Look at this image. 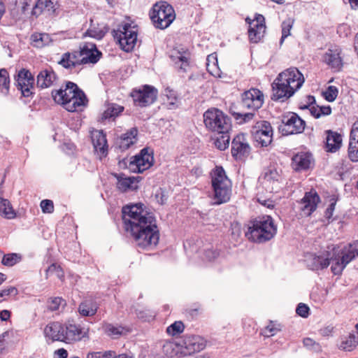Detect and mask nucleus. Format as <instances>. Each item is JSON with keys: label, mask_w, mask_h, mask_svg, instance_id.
Masks as SVG:
<instances>
[{"label": "nucleus", "mask_w": 358, "mask_h": 358, "mask_svg": "<svg viewBox=\"0 0 358 358\" xmlns=\"http://www.w3.org/2000/svg\"><path fill=\"white\" fill-rule=\"evenodd\" d=\"M122 213L125 229L131 232L139 248H152L158 244L159 232L156 219L152 213L145 210L143 203L124 206Z\"/></svg>", "instance_id": "obj_1"}, {"label": "nucleus", "mask_w": 358, "mask_h": 358, "mask_svg": "<svg viewBox=\"0 0 358 358\" xmlns=\"http://www.w3.org/2000/svg\"><path fill=\"white\" fill-rule=\"evenodd\" d=\"M305 81L303 75L296 67L288 68L280 73L271 84V99L285 102L293 96Z\"/></svg>", "instance_id": "obj_2"}, {"label": "nucleus", "mask_w": 358, "mask_h": 358, "mask_svg": "<svg viewBox=\"0 0 358 358\" xmlns=\"http://www.w3.org/2000/svg\"><path fill=\"white\" fill-rule=\"evenodd\" d=\"M214 193V204L220 205L229 201L231 194V181L222 166H216L211 174Z\"/></svg>", "instance_id": "obj_3"}, {"label": "nucleus", "mask_w": 358, "mask_h": 358, "mask_svg": "<svg viewBox=\"0 0 358 358\" xmlns=\"http://www.w3.org/2000/svg\"><path fill=\"white\" fill-rule=\"evenodd\" d=\"M203 122L206 127L213 132L229 133L232 128L231 118L216 108H210L203 113Z\"/></svg>", "instance_id": "obj_4"}, {"label": "nucleus", "mask_w": 358, "mask_h": 358, "mask_svg": "<svg viewBox=\"0 0 358 358\" xmlns=\"http://www.w3.org/2000/svg\"><path fill=\"white\" fill-rule=\"evenodd\" d=\"M268 215L258 216L251 219L245 232V237L251 242L264 243L268 241Z\"/></svg>", "instance_id": "obj_5"}, {"label": "nucleus", "mask_w": 358, "mask_h": 358, "mask_svg": "<svg viewBox=\"0 0 358 358\" xmlns=\"http://www.w3.org/2000/svg\"><path fill=\"white\" fill-rule=\"evenodd\" d=\"M112 34L121 49L129 52L133 50L137 42L138 26L126 22L120 25L117 30L113 29Z\"/></svg>", "instance_id": "obj_6"}, {"label": "nucleus", "mask_w": 358, "mask_h": 358, "mask_svg": "<svg viewBox=\"0 0 358 358\" xmlns=\"http://www.w3.org/2000/svg\"><path fill=\"white\" fill-rule=\"evenodd\" d=\"M150 18L156 28L164 29L173 22L176 14L171 5L166 2L157 3L153 6Z\"/></svg>", "instance_id": "obj_7"}, {"label": "nucleus", "mask_w": 358, "mask_h": 358, "mask_svg": "<svg viewBox=\"0 0 358 358\" xmlns=\"http://www.w3.org/2000/svg\"><path fill=\"white\" fill-rule=\"evenodd\" d=\"M278 131L282 136L299 134L303 132L306 123L294 112L284 113L280 117Z\"/></svg>", "instance_id": "obj_8"}, {"label": "nucleus", "mask_w": 358, "mask_h": 358, "mask_svg": "<svg viewBox=\"0 0 358 358\" xmlns=\"http://www.w3.org/2000/svg\"><path fill=\"white\" fill-rule=\"evenodd\" d=\"M153 162V151L150 148L145 147L130 159L129 169L131 172L141 173L152 166Z\"/></svg>", "instance_id": "obj_9"}, {"label": "nucleus", "mask_w": 358, "mask_h": 358, "mask_svg": "<svg viewBox=\"0 0 358 358\" xmlns=\"http://www.w3.org/2000/svg\"><path fill=\"white\" fill-rule=\"evenodd\" d=\"M358 257V241L349 244L341 251V257L338 259L332 258L335 261L331 265V271L334 275H340L348 264Z\"/></svg>", "instance_id": "obj_10"}, {"label": "nucleus", "mask_w": 358, "mask_h": 358, "mask_svg": "<svg viewBox=\"0 0 358 358\" xmlns=\"http://www.w3.org/2000/svg\"><path fill=\"white\" fill-rule=\"evenodd\" d=\"M157 90L151 85H144L141 88L134 89L131 92L134 104L140 107H146L152 104L157 98Z\"/></svg>", "instance_id": "obj_11"}, {"label": "nucleus", "mask_w": 358, "mask_h": 358, "mask_svg": "<svg viewBox=\"0 0 358 358\" xmlns=\"http://www.w3.org/2000/svg\"><path fill=\"white\" fill-rule=\"evenodd\" d=\"M245 22L248 24V32L250 41L259 42L264 37L266 29L264 17L262 15L256 14L253 20L247 17Z\"/></svg>", "instance_id": "obj_12"}, {"label": "nucleus", "mask_w": 358, "mask_h": 358, "mask_svg": "<svg viewBox=\"0 0 358 358\" xmlns=\"http://www.w3.org/2000/svg\"><path fill=\"white\" fill-rule=\"evenodd\" d=\"M263 97V93L259 90L251 88L241 94V106L254 113L262 106Z\"/></svg>", "instance_id": "obj_13"}, {"label": "nucleus", "mask_w": 358, "mask_h": 358, "mask_svg": "<svg viewBox=\"0 0 358 358\" xmlns=\"http://www.w3.org/2000/svg\"><path fill=\"white\" fill-rule=\"evenodd\" d=\"M176 345L180 347L181 353L185 356L199 352L205 348V344L201 338L194 335L185 336L180 338L176 342Z\"/></svg>", "instance_id": "obj_14"}, {"label": "nucleus", "mask_w": 358, "mask_h": 358, "mask_svg": "<svg viewBox=\"0 0 358 358\" xmlns=\"http://www.w3.org/2000/svg\"><path fill=\"white\" fill-rule=\"evenodd\" d=\"M67 87L71 90L73 89L72 87H74V90H76V92H74L73 96H71L73 99L64 106L66 110L69 112H75L78 108L87 106L88 103L87 96L76 83L67 81Z\"/></svg>", "instance_id": "obj_15"}, {"label": "nucleus", "mask_w": 358, "mask_h": 358, "mask_svg": "<svg viewBox=\"0 0 358 358\" xmlns=\"http://www.w3.org/2000/svg\"><path fill=\"white\" fill-rule=\"evenodd\" d=\"M250 152V147L245 142V135L243 133L237 134L231 141V155L238 160L248 157Z\"/></svg>", "instance_id": "obj_16"}, {"label": "nucleus", "mask_w": 358, "mask_h": 358, "mask_svg": "<svg viewBox=\"0 0 358 358\" xmlns=\"http://www.w3.org/2000/svg\"><path fill=\"white\" fill-rule=\"evenodd\" d=\"M80 56H84L80 59V64H96L101 59L102 52L98 50L96 45L92 43H86L79 52Z\"/></svg>", "instance_id": "obj_17"}, {"label": "nucleus", "mask_w": 358, "mask_h": 358, "mask_svg": "<svg viewBox=\"0 0 358 358\" xmlns=\"http://www.w3.org/2000/svg\"><path fill=\"white\" fill-rule=\"evenodd\" d=\"M252 134L255 147H267L268 144L266 138H268V122H257L252 128Z\"/></svg>", "instance_id": "obj_18"}, {"label": "nucleus", "mask_w": 358, "mask_h": 358, "mask_svg": "<svg viewBox=\"0 0 358 358\" xmlns=\"http://www.w3.org/2000/svg\"><path fill=\"white\" fill-rule=\"evenodd\" d=\"M329 252H327L326 255L308 254L306 256L305 259L307 268L312 271H318L327 268L330 264L331 259H332V257L329 258Z\"/></svg>", "instance_id": "obj_19"}, {"label": "nucleus", "mask_w": 358, "mask_h": 358, "mask_svg": "<svg viewBox=\"0 0 358 358\" xmlns=\"http://www.w3.org/2000/svg\"><path fill=\"white\" fill-rule=\"evenodd\" d=\"M320 201V197L315 190L306 192L301 199V203L303 204V206L301 208L302 211L307 216L311 215L317 209V205Z\"/></svg>", "instance_id": "obj_20"}, {"label": "nucleus", "mask_w": 358, "mask_h": 358, "mask_svg": "<svg viewBox=\"0 0 358 358\" xmlns=\"http://www.w3.org/2000/svg\"><path fill=\"white\" fill-rule=\"evenodd\" d=\"M57 0H36L31 10V15L36 17L43 13L50 15L55 13Z\"/></svg>", "instance_id": "obj_21"}, {"label": "nucleus", "mask_w": 358, "mask_h": 358, "mask_svg": "<svg viewBox=\"0 0 358 358\" xmlns=\"http://www.w3.org/2000/svg\"><path fill=\"white\" fill-rule=\"evenodd\" d=\"M313 161L312 155L309 152H301L292 158V167L295 171H306L310 169Z\"/></svg>", "instance_id": "obj_22"}, {"label": "nucleus", "mask_w": 358, "mask_h": 358, "mask_svg": "<svg viewBox=\"0 0 358 358\" xmlns=\"http://www.w3.org/2000/svg\"><path fill=\"white\" fill-rule=\"evenodd\" d=\"M64 332V342L71 343L80 341L85 335L83 328L76 324H65Z\"/></svg>", "instance_id": "obj_23"}, {"label": "nucleus", "mask_w": 358, "mask_h": 358, "mask_svg": "<svg viewBox=\"0 0 358 358\" xmlns=\"http://www.w3.org/2000/svg\"><path fill=\"white\" fill-rule=\"evenodd\" d=\"M64 325L59 322H52L44 329L45 336L52 341L64 342Z\"/></svg>", "instance_id": "obj_24"}, {"label": "nucleus", "mask_w": 358, "mask_h": 358, "mask_svg": "<svg viewBox=\"0 0 358 358\" xmlns=\"http://www.w3.org/2000/svg\"><path fill=\"white\" fill-rule=\"evenodd\" d=\"M341 53V50L340 48L329 49L324 55V62L336 71L341 70L343 64Z\"/></svg>", "instance_id": "obj_25"}, {"label": "nucleus", "mask_w": 358, "mask_h": 358, "mask_svg": "<svg viewBox=\"0 0 358 358\" xmlns=\"http://www.w3.org/2000/svg\"><path fill=\"white\" fill-rule=\"evenodd\" d=\"M326 136V150L330 152H336L340 149L342 144V136L340 134L332 130L325 131Z\"/></svg>", "instance_id": "obj_26"}, {"label": "nucleus", "mask_w": 358, "mask_h": 358, "mask_svg": "<svg viewBox=\"0 0 358 358\" xmlns=\"http://www.w3.org/2000/svg\"><path fill=\"white\" fill-rule=\"evenodd\" d=\"M113 176L117 179L116 187L121 192L136 191L138 189V185L133 184L130 176L124 173H113Z\"/></svg>", "instance_id": "obj_27"}, {"label": "nucleus", "mask_w": 358, "mask_h": 358, "mask_svg": "<svg viewBox=\"0 0 358 358\" xmlns=\"http://www.w3.org/2000/svg\"><path fill=\"white\" fill-rule=\"evenodd\" d=\"M138 129L136 127H133L127 131L126 133L121 135L117 141L119 148L124 151L134 145L137 140Z\"/></svg>", "instance_id": "obj_28"}, {"label": "nucleus", "mask_w": 358, "mask_h": 358, "mask_svg": "<svg viewBox=\"0 0 358 358\" xmlns=\"http://www.w3.org/2000/svg\"><path fill=\"white\" fill-rule=\"evenodd\" d=\"M73 89L71 90L70 88L67 87V82L66 83L65 89H59L58 90H52V96L55 102L57 103L62 104L64 106L69 103L73 98L74 92H76V90H74V87H72Z\"/></svg>", "instance_id": "obj_29"}, {"label": "nucleus", "mask_w": 358, "mask_h": 358, "mask_svg": "<svg viewBox=\"0 0 358 358\" xmlns=\"http://www.w3.org/2000/svg\"><path fill=\"white\" fill-rule=\"evenodd\" d=\"M57 78V75L52 70L41 71L37 76V86L40 88L50 87Z\"/></svg>", "instance_id": "obj_30"}, {"label": "nucleus", "mask_w": 358, "mask_h": 358, "mask_svg": "<svg viewBox=\"0 0 358 358\" xmlns=\"http://www.w3.org/2000/svg\"><path fill=\"white\" fill-rule=\"evenodd\" d=\"M98 309L96 302L92 299H86L78 306V312L83 317L94 315Z\"/></svg>", "instance_id": "obj_31"}, {"label": "nucleus", "mask_w": 358, "mask_h": 358, "mask_svg": "<svg viewBox=\"0 0 358 358\" xmlns=\"http://www.w3.org/2000/svg\"><path fill=\"white\" fill-rule=\"evenodd\" d=\"M92 142L96 150L104 155L108 150L106 135L103 130H96L92 134Z\"/></svg>", "instance_id": "obj_32"}, {"label": "nucleus", "mask_w": 358, "mask_h": 358, "mask_svg": "<svg viewBox=\"0 0 358 358\" xmlns=\"http://www.w3.org/2000/svg\"><path fill=\"white\" fill-rule=\"evenodd\" d=\"M124 109L123 106L117 103H109L106 110L102 113L101 120V121L115 120L124 111Z\"/></svg>", "instance_id": "obj_33"}, {"label": "nucleus", "mask_w": 358, "mask_h": 358, "mask_svg": "<svg viewBox=\"0 0 358 358\" xmlns=\"http://www.w3.org/2000/svg\"><path fill=\"white\" fill-rule=\"evenodd\" d=\"M31 44L33 47L41 48L48 45L50 41V36L45 33H34L30 37Z\"/></svg>", "instance_id": "obj_34"}, {"label": "nucleus", "mask_w": 358, "mask_h": 358, "mask_svg": "<svg viewBox=\"0 0 358 358\" xmlns=\"http://www.w3.org/2000/svg\"><path fill=\"white\" fill-rule=\"evenodd\" d=\"M358 345V334H350L347 337L342 338L339 348L345 351H352Z\"/></svg>", "instance_id": "obj_35"}, {"label": "nucleus", "mask_w": 358, "mask_h": 358, "mask_svg": "<svg viewBox=\"0 0 358 358\" xmlns=\"http://www.w3.org/2000/svg\"><path fill=\"white\" fill-rule=\"evenodd\" d=\"M231 115L239 124L249 122L255 116L253 112H246L245 109H241L240 111L238 110L237 112L231 110Z\"/></svg>", "instance_id": "obj_36"}, {"label": "nucleus", "mask_w": 358, "mask_h": 358, "mask_svg": "<svg viewBox=\"0 0 358 358\" xmlns=\"http://www.w3.org/2000/svg\"><path fill=\"white\" fill-rule=\"evenodd\" d=\"M16 85L23 96L29 97L33 94L31 89L34 88V84L27 83L24 79L19 78L18 76L16 78Z\"/></svg>", "instance_id": "obj_37"}, {"label": "nucleus", "mask_w": 358, "mask_h": 358, "mask_svg": "<svg viewBox=\"0 0 358 358\" xmlns=\"http://www.w3.org/2000/svg\"><path fill=\"white\" fill-rule=\"evenodd\" d=\"M10 78L8 72L5 69H0V92L6 96L9 93Z\"/></svg>", "instance_id": "obj_38"}, {"label": "nucleus", "mask_w": 358, "mask_h": 358, "mask_svg": "<svg viewBox=\"0 0 358 358\" xmlns=\"http://www.w3.org/2000/svg\"><path fill=\"white\" fill-rule=\"evenodd\" d=\"M0 214L8 219L15 217V213L8 199L2 198L0 199Z\"/></svg>", "instance_id": "obj_39"}, {"label": "nucleus", "mask_w": 358, "mask_h": 358, "mask_svg": "<svg viewBox=\"0 0 358 358\" xmlns=\"http://www.w3.org/2000/svg\"><path fill=\"white\" fill-rule=\"evenodd\" d=\"M220 136L217 137L214 141L215 146L220 150H225L229 145L230 135L229 133H217Z\"/></svg>", "instance_id": "obj_40"}, {"label": "nucleus", "mask_w": 358, "mask_h": 358, "mask_svg": "<svg viewBox=\"0 0 358 358\" xmlns=\"http://www.w3.org/2000/svg\"><path fill=\"white\" fill-rule=\"evenodd\" d=\"M108 31L109 27L108 25H105L102 29L90 27L86 31L85 36H87L97 40H101L105 36L106 34Z\"/></svg>", "instance_id": "obj_41"}, {"label": "nucleus", "mask_w": 358, "mask_h": 358, "mask_svg": "<svg viewBox=\"0 0 358 358\" xmlns=\"http://www.w3.org/2000/svg\"><path fill=\"white\" fill-rule=\"evenodd\" d=\"M58 64L66 69H70L73 67L80 65L79 60L71 59V53L69 52H65L62 55L60 61L58 62Z\"/></svg>", "instance_id": "obj_42"}, {"label": "nucleus", "mask_w": 358, "mask_h": 358, "mask_svg": "<svg viewBox=\"0 0 358 358\" xmlns=\"http://www.w3.org/2000/svg\"><path fill=\"white\" fill-rule=\"evenodd\" d=\"M294 23V20L291 17H288L287 19L285 20L281 24L282 27V36L280 40V45H281L285 39L290 35V31L293 27V24Z\"/></svg>", "instance_id": "obj_43"}, {"label": "nucleus", "mask_w": 358, "mask_h": 358, "mask_svg": "<svg viewBox=\"0 0 358 358\" xmlns=\"http://www.w3.org/2000/svg\"><path fill=\"white\" fill-rule=\"evenodd\" d=\"M22 260V255L17 253H9L4 255L1 264L6 266H13Z\"/></svg>", "instance_id": "obj_44"}, {"label": "nucleus", "mask_w": 358, "mask_h": 358, "mask_svg": "<svg viewBox=\"0 0 358 358\" xmlns=\"http://www.w3.org/2000/svg\"><path fill=\"white\" fill-rule=\"evenodd\" d=\"M179 56L177 57V61L175 62V64L179 68V70L182 72H187V68L189 66V53L185 52L182 55L179 52Z\"/></svg>", "instance_id": "obj_45"}, {"label": "nucleus", "mask_w": 358, "mask_h": 358, "mask_svg": "<svg viewBox=\"0 0 358 358\" xmlns=\"http://www.w3.org/2000/svg\"><path fill=\"white\" fill-rule=\"evenodd\" d=\"M353 141L349 140L348 155L350 159L353 162H358V144L355 141V137H353Z\"/></svg>", "instance_id": "obj_46"}, {"label": "nucleus", "mask_w": 358, "mask_h": 358, "mask_svg": "<svg viewBox=\"0 0 358 358\" xmlns=\"http://www.w3.org/2000/svg\"><path fill=\"white\" fill-rule=\"evenodd\" d=\"M338 94V90L336 86H329L324 92H322V96L325 100L329 102H333L336 100Z\"/></svg>", "instance_id": "obj_47"}, {"label": "nucleus", "mask_w": 358, "mask_h": 358, "mask_svg": "<svg viewBox=\"0 0 358 358\" xmlns=\"http://www.w3.org/2000/svg\"><path fill=\"white\" fill-rule=\"evenodd\" d=\"M185 326L181 321H176L166 329V332L171 336H176L182 333L184 330Z\"/></svg>", "instance_id": "obj_48"}, {"label": "nucleus", "mask_w": 358, "mask_h": 358, "mask_svg": "<svg viewBox=\"0 0 358 358\" xmlns=\"http://www.w3.org/2000/svg\"><path fill=\"white\" fill-rule=\"evenodd\" d=\"M338 199V198L335 195H332L329 199L330 203L324 212V217L329 222H330V220L331 219L334 214Z\"/></svg>", "instance_id": "obj_49"}, {"label": "nucleus", "mask_w": 358, "mask_h": 358, "mask_svg": "<svg viewBox=\"0 0 358 358\" xmlns=\"http://www.w3.org/2000/svg\"><path fill=\"white\" fill-rule=\"evenodd\" d=\"M124 328L121 326L115 327L111 324H108L105 326V331L106 333L110 336H113L114 338H117L119 336L122 335L123 332Z\"/></svg>", "instance_id": "obj_50"}, {"label": "nucleus", "mask_w": 358, "mask_h": 358, "mask_svg": "<svg viewBox=\"0 0 358 358\" xmlns=\"http://www.w3.org/2000/svg\"><path fill=\"white\" fill-rule=\"evenodd\" d=\"M64 301V299L59 296L50 298L47 302V308L50 311L57 310Z\"/></svg>", "instance_id": "obj_51"}, {"label": "nucleus", "mask_w": 358, "mask_h": 358, "mask_svg": "<svg viewBox=\"0 0 358 358\" xmlns=\"http://www.w3.org/2000/svg\"><path fill=\"white\" fill-rule=\"evenodd\" d=\"M284 328V325L281 323L278 322L277 321L270 320V343L273 341L271 338L282 331Z\"/></svg>", "instance_id": "obj_52"}, {"label": "nucleus", "mask_w": 358, "mask_h": 358, "mask_svg": "<svg viewBox=\"0 0 358 358\" xmlns=\"http://www.w3.org/2000/svg\"><path fill=\"white\" fill-rule=\"evenodd\" d=\"M114 356V351L108 350L105 352H90L87 355V358H111Z\"/></svg>", "instance_id": "obj_53"}, {"label": "nucleus", "mask_w": 358, "mask_h": 358, "mask_svg": "<svg viewBox=\"0 0 358 358\" xmlns=\"http://www.w3.org/2000/svg\"><path fill=\"white\" fill-rule=\"evenodd\" d=\"M47 274H53L55 273L56 275L61 278L64 276V272L60 266L57 264H52L48 268L46 269Z\"/></svg>", "instance_id": "obj_54"}, {"label": "nucleus", "mask_w": 358, "mask_h": 358, "mask_svg": "<svg viewBox=\"0 0 358 358\" xmlns=\"http://www.w3.org/2000/svg\"><path fill=\"white\" fill-rule=\"evenodd\" d=\"M41 208L44 213H52L54 210V204L52 201L49 199L42 200L41 202Z\"/></svg>", "instance_id": "obj_55"}, {"label": "nucleus", "mask_w": 358, "mask_h": 358, "mask_svg": "<svg viewBox=\"0 0 358 358\" xmlns=\"http://www.w3.org/2000/svg\"><path fill=\"white\" fill-rule=\"evenodd\" d=\"M309 307L306 304L303 303H299L296 309V314L303 318L308 317V316L309 315Z\"/></svg>", "instance_id": "obj_56"}, {"label": "nucleus", "mask_w": 358, "mask_h": 358, "mask_svg": "<svg viewBox=\"0 0 358 358\" xmlns=\"http://www.w3.org/2000/svg\"><path fill=\"white\" fill-rule=\"evenodd\" d=\"M17 76L27 83L34 84V78L29 71L22 69L18 72Z\"/></svg>", "instance_id": "obj_57"}, {"label": "nucleus", "mask_w": 358, "mask_h": 358, "mask_svg": "<svg viewBox=\"0 0 358 358\" xmlns=\"http://www.w3.org/2000/svg\"><path fill=\"white\" fill-rule=\"evenodd\" d=\"M18 293L16 287L10 286L0 291V297L8 296L10 295L15 296Z\"/></svg>", "instance_id": "obj_58"}, {"label": "nucleus", "mask_w": 358, "mask_h": 358, "mask_svg": "<svg viewBox=\"0 0 358 358\" xmlns=\"http://www.w3.org/2000/svg\"><path fill=\"white\" fill-rule=\"evenodd\" d=\"M353 137H355V141H357V145L358 144V120L355 121L352 127L350 138L351 141H353Z\"/></svg>", "instance_id": "obj_59"}, {"label": "nucleus", "mask_w": 358, "mask_h": 358, "mask_svg": "<svg viewBox=\"0 0 358 358\" xmlns=\"http://www.w3.org/2000/svg\"><path fill=\"white\" fill-rule=\"evenodd\" d=\"M219 256V252L213 249H208L205 250V257L209 261H213Z\"/></svg>", "instance_id": "obj_60"}, {"label": "nucleus", "mask_w": 358, "mask_h": 358, "mask_svg": "<svg viewBox=\"0 0 358 358\" xmlns=\"http://www.w3.org/2000/svg\"><path fill=\"white\" fill-rule=\"evenodd\" d=\"M319 114H320V117L322 116L329 115L331 113V108L330 106H319Z\"/></svg>", "instance_id": "obj_61"}, {"label": "nucleus", "mask_w": 358, "mask_h": 358, "mask_svg": "<svg viewBox=\"0 0 358 358\" xmlns=\"http://www.w3.org/2000/svg\"><path fill=\"white\" fill-rule=\"evenodd\" d=\"M11 313L8 310H3L0 311V319L3 322H7L10 320Z\"/></svg>", "instance_id": "obj_62"}, {"label": "nucleus", "mask_w": 358, "mask_h": 358, "mask_svg": "<svg viewBox=\"0 0 358 358\" xmlns=\"http://www.w3.org/2000/svg\"><path fill=\"white\" fill-rule=\"evenodd\" d=\"M257 200L259 203H261L264 206L268 208V199L262 196L259 192L257 194Z\"/></svg>", "instance_id": "obj_63"}, {"label": "nucleus", "mask_w": 358, "mask_h": 358, "mask_svg": "<svg viewBox=\"0 0 358 358\" xmlns=\"http://www.w3.org/2000/svg\"><path fill=\"white\" fill-rule=\"evenodd\" d=\"M319 106L315 105L313 106H310L309 108L310 113L315 118L318 119L320 117V114H319Z\"/></svg>", "instance_id": "obj_64"}]
</instances>
